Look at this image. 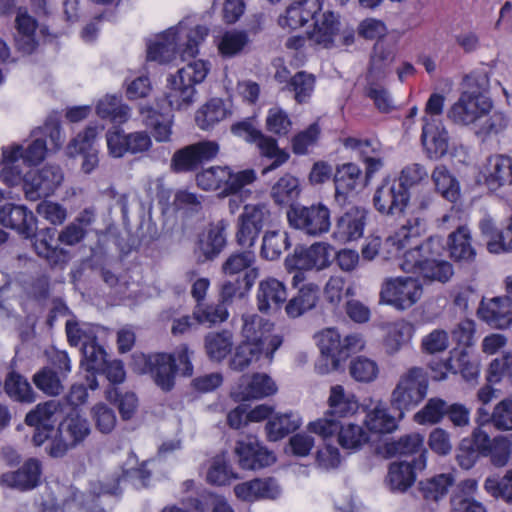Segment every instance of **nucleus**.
Returning a JSON list of instances; mask_svg holds the SVG:
<instances>
[{"instance_id":"obj_1","label":"nucleus","mask_w":512,"mask_h":512,"mask_svg":"<svg viewBox=\"0 0 512 512\" xmlns=\"http://www.w3.org/2000/svg\"><path fill=\"white\" fill-rule=\"evenodd\" d=\"M0 224L16 231L21 237L30 239L36 254L51 266L65 265L70 261V252L53 243L57 229L40 226L35 214L24 205L6 203L0 207Z\"/></svg>"},{"instance_id":"obj_2","label":"nucleus","mask_w":512,"mask_h":512,"mask_svg":"<svg viewBox=\"0 0 512 512\" xmlns=\"http://www.w3.org/2000/svg\"><path fill=\"white\" fill-rule=\"evenodd\" d=\"M444 245L438 236H430L407 249L400 264L403 271L418 275L424 281L446 283L454 274L451 263L442 259Z\"/></svg>"},{"instance_id":"obj_3","label":"nucleus","mask_w":512,"mask_h":512,"mask_svg":"<svg viewBox=\"0 0 512 512\" xmlns=\"http://www.w3.org/2000/svg\"><path fill=\"white\" fill-rule=\"evenodd\" d=\"M369 459L376 462L398 457L388 466L385 479L390 491L405 493L415 483L417 471L425 469L427 464V450H369Z\"/></svg>"},{"instance_id":"obj_4","label":"nucleus","mask_w":512,"mask_h":512,"mask_svg":"<svg viewBox=\"0 0 512 512\" xmlns=\"http://www.w3.org/2000/svg\"><path fill=\"white\" fill-rule=\"evenodd\" d=\"M129 459L120 470L113 472L104 481H91L89 483V496L91 499L85 503L88 512H108L101 505V497L105 495L120 498L122 495V485L136 482H144L149 479L150 472L145 468V461L136 466L138 459L133 450L129 453Z\"/></svg>"},{"instance_id":"obj_5","label":"nucleus","mask_w":512,"mask_h":512,"mask_svg":"<svg viewBox=\"0 0 512 512\" xmlns=\"http://www.w3.org/2000/svg\"><path fill=\"white\" fill-rule=\"evenodd\" d=\"M467 89L448 109L447 118L458 125H469L488 114L493 103L488 97V79L486 77L467 76Z\"/></svg>"},{"instance_id":"obj_6","label":"nucleus","mask_w":512,"mask_h":512,"mask_svg":"<svg viewBox=\"0 0 512 512\" xmlns=\"http://www.w3.org/2000/svg\"><path fill=\"white\" fill-rule=\"evenodd\" d=\"M426 230V221L420 215H411L401 224L399 230L383 242L380 236L370 235L365 239L361 249L364 260L372 261L378 255L388 259L410 245L413 238L420 236Z\"/></svg>"},{"instance_id":"obj_7","label":"nucleus","mask_w":512,"mask_h":512,"mask_svg":"<svg viewBox=\"0 0 512 512\" xmlns=\"http://www.w3.org/2000/svg\"><path fill=\"white\" fill-rule=\"evenodd\" d=\"M209 70V62L196 60L178 69L175 74H170L165 94L169 106L176 110L188 108L195 100V85L205 80Z\"/></svg>"},{"instance_id":"obj_8","label":"nucleus","mask_w":512,"mask_h":512,"mask_svg":"<svg viewBox=\"0 0 512 512\" xmlns=\"http://www.w3.org/2000/svg\"><path fill=\"white\" fill-rule=\"evenodd\" d=\"M428 387V374L421 367H411L400 376L390 397L391 409L399 420L426 398Z\"/></svg>"},{"instance_id":"obj_9","label":"nucleus","mask_w":512,"mask_h":512,"mask_svg":"<svg viewBox=\"0 0 512 512\" xmlns=\"http://www.w3.org/2000/svg\"><path fill=\"white\" fill-rule=\"evenodd\" d=\"M31 136L33 139L26 148L21 145H16L13 148H20L19 160L28 166H35L45 159L48 152L58 151L64 143L59 115L57 113L50 114L43 126H39L31 132Z\"/></svg>"},{"instance_id":"obj_10","label":"nucleus","mask_w":512,"mask_h":512,"mask_svg":"<svg viewBox=\"0 0 512 512\" xmlns=\"http://www.w3.org/2000/svg\"><path fill=\"white\" fill-rule=\"evenodd\" d=\"M193 370L189 347L187 344H181L173 353H153L149 375L163 392H170L175 387L178 372L183 376H191Z\"/></svg>"},{"instance_id":"obj_11","label":"nucleus","mask_w":512,"mask_h":512,"mask_svg":"<svg viewBox=\"0 0 512 512\" xmlns=\"http://www.w3.org/2000/svg\"><path fill=\"white\" fill-rule=\"evenodd\" d=\"M256 180L253 169L234 173L228 166H212L196 174V184L204 191L221 190L220 197L236 196L246 185Z\"/></svg>"},{"instance_id":"obj_12","label":"nucleus","mask_w":512,"mask_h":512,"mask_svg":"<svg viewBox=\"0 0 512 512\" xmlns=\"http://www.w3.org/2000/svg\"><path fill=\"white\" fill-rule=\"evenodd\" d=\"M308 431L318 435L324 442L325 448H360L368 443L369 433L357 424L343 425L340 421L320 418L308 424Z\"/></svg>"},{"instance_id":"obj_13","label":"nucleus","mask_w":512,"mask_h":512,"mask_svg":"<svg viewBox=\"0 0 512 512\" xmlns=\"http://www.w3.org/2000/svg\"><path fill=\"white\" fill-rule=\"evenodd\" d=\"M410 198V191L387 176L377 186L372 203L375 210L382 216L398 220L407 215Z\"/></svg>"},{"instance_id":"obj_14","label":"nucleus","mask_w":512,"mask_h":512,"mask_svg":"<svg viewBox=\"0 0 512 512\" xmlns=\"http://www.w3.org/2000/svg\"><path fill=\"white\" fill-rule=\"evenodd\" d=\"M220 146L216 141L201 140L177 149L170 161V170L174 173L196 172L219 154Z\"/></svg>"},{"instance_id":"obj_15","label":"nucleus","mask_w":512,"mask_h":512,"mask_svg":"<svg viewBox=\"0 0 512 512\" xmlns=\"http://www.w3.org/2000/svg\"><path fill=\"white\" fill-rule=\"evenodd\" d=\"M271 211L265 204H247L238 217L236 241L243 248H252L260 233L271 224Z\"/></svg>"},{"instance_id":"obj_16","label":"nucleus","mask_w":512,"mask_h":512,"mask_svg":"<svg viewBox=\"0 0 512 512\" xmlns=\"http://www.w3.org/2000/svg\"><path fill=\"white\" fill-rule=\"evenodd\" d=\"M287 219L291 227L311 236L327 233L331 226L330 210L322 203L292 207L287 210Z\"/></svg>"},{"instance_id":"obj_17","label":"nucleus","mask_w":512,"mask_h":512,"mask_svg":"<svg viewBox=\"0 0 512 512\" xmlns=\"http://www.w3.org/2000/svg\"><path fill=\"white\" fill-rule=\"evenodd\" d=\"M273 330V322L258 315H253L244 319L242 341L259 348L268 359L272 360L275 351L283 343V337L273 334Z\"/></svg>"},{"instance_id":"obj_18","label":"nucleus","mask_w":512,"mask_h":512,"mask_svg":"<svg viewBox=\"0 0 512 512\" xmlns=\"http://www.w3.org/2000/svg\"><path fill=\"white\" fill-rule=\"evenodd\" d=\"M62 411V404L58 400H48L37 404L24 419V423L34 428L32 442L41 446L55 433L57 414Z\"/></svg>"},{"instance_id":"obj_19","label":"nucleus","mask_w":512,"mask_h":512,"mask_svg":"<svg viewBox=\"0 0 512 512\" xmlns=\"http://www.w3.org/2000/svg\"><path fill=\"white\" fill-rule=\"evenodd\" d=\"M64 179L58 165L47 164L41 169H31L25 173L24 193L28 200L36 201L52 195Z\"/></svg>"},{"instance_id":"obj_20","label":"nucleus","mask_w":512,"mask_h":512,"mask_svg":"<svg viewBox=\"0 0 512 512\" xmlns=\"http://www.w3.org/2000/svg\"><path fill=\"white\" fill-rule=\"evenodd\" d=\"M106 141L109 154L115 158L142 154L152 147L151 137L146 131L126 133L120 126H113L106 132Z\"/></svg>"},{"instance_id":"obj_21","label":"nucleus","mask_w":512,"mask_h":512,"mask_svg":"<svg viewBox=\"0 0 512 512\" xmlns=\"http://www.w3.org/2000/svg\"><path fill=\"white\" fill-rule=\"evenodd\" d=\"M422 288L412 277H398L387 280L382 286L380 299L396 309L404 310L414 305L420 298Z\"/></svg>"},{"instance_id":"obj_22","label":"nucleus","mask_w":512,"mask_h":512,"mask_svg":"<svg viewBox=\"0 0 512 512\" xmlns=\"http://www.w3.org/2000/svg\"><path fill=\"white\" fill-rule=\"evenodd\" d=\"M284 264L289 272L321 270L330 264V246L326 243H315L310 247L297 245Z\"/></svg>"},{"instance_id":"obj_23","label":"nucleus","mask_w":512,"mask_h":512,"mask_svg":"<svg viewBox=\"0 0 512 512\" xmlns=\"http://www.w3.org/2000/svg\"><path fill=\"white\" fill-rule=\"evenodd\" d=\"M227 227L225 220H219L198 235L194 248L198 264L212 262L219 257L227 245Z\"/></svg>"},{"instance_id":"obj_24","label":"nucleus","mask_w":512,"mask_h":512,"mask_svg":"<svg viewBox=\"0 0 512 512\" xmlns=\"http://www.w3.org/2000/svg\"><path fill=\"white\" fill-rule=\"evenodd\" d=\"M43 465L34 457L26 459L14 471H8L0 476V484L18 492H30L42 485Z\"/></svg>"},{"instance_id":"obj_25","label":"nucleus","mask_w":512,"mask_h":512,"mask_svg":"<svg viewBox=\"0 0 512 512\" xmlns=\"http://www.w3.org/2000/svg\"><path fill=\"white\" fill-rule=\"evenodd\" d=\"M277 392L275 381L266 373L242 375L235 386L231 388L230 397L241 403L253 399H263Z\"/></svg>"},{"instance_id":"obj_26","label":"nucleus","mask_w":512,"mask_h":512,"mask_svg":"<svg viewBox=\"0 0 512 512\" xmlns=\"http://www.w3.org/2000/svg\"><path fill=\"white\" fill-rule=\"evenodd\" d=\"M333 182L334 198L336 203L341 206L348 202L349 197L357 195L367 187L361 168L353 162L336 165Z\"/></svg>"},{"instance_id":"obj_27","label":"nucleus","mask_w":512,"mask_h":512,"mask_svg":"<svg viewBox=\"0 0 512 512\" xmlns=\"http://www.w3.org/2000/svg\"><path fill=\"white\" fill-rule=\"evenodd\" d=\"M369 210L353 205L336 219L333 238L342 243L360 239L367 225Z\"/></svg>"},{"instance_id":"obj_28","label":"nucleus","mask_w":512,"mask_h":512,"mask_svg":"<svg viewBox=\"0 0 512 512\" xmlns=\"http://www.w3.org/2000/svg\"><path fill=\"white\" fill-rule=\"evenodd\" d=\"M477 317L492 329L504 330L512 326V298L497 296L483 298L477 309Z\"/></svg>"},{"instance_id":"obj_29","label":"nucleus","mask_w":512,"mask_h":512,"mask_svg":"<svg viewBox=\"0 0 512 512\" xmlns=\"http://www.w3.org/2000/svg\"><path fill=\"white\" fill-rule=\"evenodd\" d=\"M96 137L97 127L87 126L67 145L68 156H82L83 160L81 163V169L85 174H90L99 163L98 149L95 145Z\"/></svg>"},{"instance_id":"obj_30","label":"nucleus","mask_w":512,"mask_h":512,"mask_svg":"<svg viewBox=\"0 0 512 512\" xmlns=\"http://www.w3.org/2000/svg\"><path fill=\"white\" fill-rule=\"evenodd\" d=\"M318 347L321 353V359L316 364L318 372L326 374L339 370L343 362V358L338 355V351L342 350L339 332L333 328L324 330L318 337Z\"/></svg>"},{"instance_id":"obj_31","label":"nucleus","mask_w":512,"mask_h":512,"mask_svg":"<svg viewBox=\"0 0 512 512\" xmlns=\"http://www.w3.org/2000/svg\"><path fill=\"white\" fill-rule=\"evenodd\" d=\"M485 186L492 192L512 186V156L490 155L482 171Z\"/></svg>"},{"instance_id":"obj_32","label":"nucleus","mask_w":512,"mask_h":512,"mask_svg":"<svg viewBox=\"0 0 512 512\" xmlns=\"http://www.w3.org/2000/svg\"><path fill=\"white\" fill-rule=\"evenodd\" d=\"M421 143L427 157L431 160H439L448 151L449 136L441 122L430 121L423 117Z\"/></svg>"},{"instance_id":"obj_33","label":"nucleus","mask_w":512,"mask_h":512,"mask_svg":"<svg viewBox=\"0 0 512 512\" xmlns=\"http://www.w3.org/2000/svg\"><path fill=\"white\" fill-rule=\"evenodd\" d=\"M324 0H294L279 18V25L295 30L305 26L322 10Z\"/></svg>"},{"instance_id":"obj_34","label":"nucleus","mask_w":512,"mask_h":512,"mask_svg":"<svg viewBox=\"0 0 512 512\" xmlns=\"http://www.w3.org/2000/svg\"><path fill=\"white\" fill-rule=\"evenodd\" d=\"M479 229L487 239V250L493 254L512 252V215L504 228H498L491 218H483Z\"/></svg>"},{"instance_id":"obj_35","label":"nucleus","mask_w":512,"mask_h":512,"mask_svg":"<svg viewBox=\"0 0 512 512\" xmlns=\"http://www.w3.org/2000/svg\"><path fill=\"white\" fill-rule=\"evenodd\" d=\"M314 28L308 32V38L323 48L331 49L335 46V38L340 33V15L331 10L322 13L320 17L315 16Z\"/></svg>"},{"instance_id":"obj_36","label":"nucleus","mask_w":512,"mask_h":512,"mask_svg":"<svg viewBox=\"0 0 512 512\" xmlns=\"http://www.w3.org/2000/svg\"><path fill=\"white\" fill-rule=\"evenodd\" d=\"M449 257L461 265H470L476 260V250L472 246V236L467 226H459L447 238Z\"/></svg>"},{"instance_id":"obj_37","label":"nucleus","mask_w":512,"mask_h":512,"mask_svg":"<svg viewBox=\"0 0 512 512\" xmlns=\"http://www.w3.org/2000/svg\"><path fill=\"white\" fill-rule=\"evenodd\" d=\"M95 219L94 208H85L59 232L57 239L56 235L54 236L55 242L53 244L58 248H60L58 242L67 246L77 245L85 239Z\"/></svg>"},{"instance_id":"obj_38","label":"nucleus","mask_w":512,"mask_h":512,"mask_svg":"<svg viewBox=\"0 0 512 512\" xmlns=\"http://www.w3.org/2000/svg\"><path fill=\"white\" fill-rule=\"evenodd\" d=\"M396 56V49L387 40L374 43L368 62L366 79H385Z\"/></svg>"},{"instance_id":"obj_39","label":"nucleus","mask_w":512,"mask_h":512,"mask_svg":"<svg viewBox=\"0 0 512 512\" xmlns=\"http://www.w3.org/2000/svg\"><path fill=\"white\" fill-rule=\"evenodd\" d=\"M287 299V291L283 282L269 277L260 281L257 291V307L261 313L270 309L278 310Z\"/></svg>"},{"instance_id":"obj_40","label":"nucleus","mask_w":512,"mask_h":512,"mask_svg":"<svg viewBox=\"0 0 512 512\" xmlns=\"http://www.w3.org/2000/svg\"><path fill=\"white\" fill-rule=\"evenodd\" d=\"M90 433L89 423L79 416L67 417L61 421L55 430V436L59 437V443L51 448H69L83 441Z\"/></svg>"},{"instance_id":"obj_41","label":"nucleus","mask_w":512,"mask_h":512,"mask_svg":"<svg viewBox=\"0 0 512 512\" xmlns=\"http://www.w3.org/2000/svg\"><path fill=\"white\" fill-rule=\"evenodd\" d=\"M444 372L440 379H444L448 372L453 374L460 373L466 381L474 380L479 375V364L477 361L472 360L471 355L466 349L453 348L450 351V356L441 363Z\"/></svg>"},{"instance_id":"obj_42","label":"nucleus","mask_w":512,"mask_h":512,"mask_svg":"<svg viewBox=\"0 0 512 512\" xmlns=\"http://www.w3.org/2000/svg\"><path fill=\"white\" fill-rule=\"evenodd\" d=\"M431 179L434 183L435 191L441 195V197L450 202L453 207L461 205L462 194L460 182L446 165H437L431 174Z\"/></svg>"},{"instance_id":"obj_43","label":"nucleus","mask_w":512,"mask_h":512,"mask_svg":"<svg viewBox=\"0 0 512 512\" xmlns=\"http://www.w3.org/2000/svg\"><path fill=\"white\" fill-rule=\"evenodd\" d=\"M302 425V418L297 412L274 413L265 425L266 438L277 442L296 432Z\"/></svg>"},{"instance_id":"obj_44","label":"nucleus","mask_w":512,"mask_h":512,"mask_svg":"<svg viewBox=\"0 0 512 512\" xmlns=\"http://www.w3.org/2000/svg\"><path fill=\"white\" fill-rule=\"evenodd\" d=\"M328 405L329 409L325 412L323 418L349 417L354 415L360 408L356 396L353 393H346L341 385H334L330 388Z\"/></svg>"},{"instance_id":"obj_45","label":"nucleus","mask_w":512,"mask_h":512,"mask_svg":"<svg viewBox=\"0 0 512 512\" xmlns=\"http://www.w3.org/2000/svg\"><path fill=\"white\" fill-rule=\"evenodd\" d=\"M178 31L176 28H169L162 32L155 42L147 47V60L161 64L172 61L177 53Z\"/></svg>"},{"instance_id":"obj_46","label":"nucleus","mask_w":512,"mask_h":512,"mask_svg":"<svg viewBox=\"0 0 512 512\" xmlns=\"http://www.w3.org/2000/svg\"><path fill=\"white\" fill-rule=\"evenodd\" d=\"M301 194L299 179L289 173L284 174L272 186L270 196L273 202L281 207H298L297 200Z\"/></svg>"},{"instance_id":"obj_47","label":"nucleus","mask_w":512,"mask_h":512,"mask_svg":"<svg viewBox=\"0 0 512 512\" xmlns=\"http://www.w3.org/2000/svg\"><path fill=\"white\" fill-rule=\"evenodd\" d=\"M3 390L13 402L31 404L37 399V394L28 379L15 370L6 374Z\"/></svg>"},{"instance_id":"obj_48","label":"nucleus","mask_w":512,"mask_h":512,"mask_svg":"<svg viewBox=\"0 0 512 512\" xmlns=\"http://www.w3.org/2000/svg\"><path fill=\"white\" fill-rule=\"evenodd\" d=\"M254 144H256L262 157L273 160L271 164L263 169V174L276 170L290 158L287 150L279 148L277 139L265 135L262 131L254 141Z\"/></svg>"},{"instance_id":"obj_49","label":"nucleus","mask_w":512,"mask_h":512,"mask_svg":"<svg viewBox=\"0 0 512 512\" xmlns=\"http://www.w3.org/2000/svg\"><path fill=\"white\" fill-rule=\"evenodd\" d=\"M318 293L317 285L312 283L303 285L297 294L286 303L285 311L287 315L291 318H297L314 308L319 299Z\"/></svg>"},{"instance_id":"obj_50","label":"nucleus","mask_w":512,"mask_h":512,"mask_svg":"<svg viewBox=\"0 0 512 512\" xmlns=\"http://www.w3.org/2000/svg\"><path fill=\"white\" fill-rule=\"evenodd\" d=\"M255 254L253 251L232 253L222 264V272L230 278H244L249 271L255 272V280L259 276L258 268L254 267Z\"/></svg>"},{"instance_id":"obj_51","label":"nucleus","mask_w":512,"mask_h":512,"mask_svg":"<svg viewBox=\"0 0 512 512\" xmlns=\"http://www.w3.org/2000/svg\"><path fill=\"white\" fill-rule=\"evenodd\" d=\"M97 115L104 120H109L113 124H123L130 118V108L123 103L121 96L107 95L101 99L96 106Z\"/></svg>"},{"instance_id":"obj_52","label":"nucleus","mask_w":512,"mask_h":512,"mask_svg":"<svg viewBox=\"0 0 512 512\" xmlns=\"http://www.w3.org/2000/svg\"><path fill=\"white\" fill-rule=\"evenodd\" d=\"M20 148L2 149L3 167L0 170V181L7 187L22 184L24 189L25 173L19 167Z\"/></svg>"},{"instance_id":"obj_53","label":"nucleus","mask_w":512,"mask_h":512,"mask_svg":"<svg viewBox=\"0 0 512 512\" xmlns=\"http://www.w3.org/2000/svg\"><path fill=\"white\" fill-rule=\"evenodd\" d=\"M255 283V272L249 271L244 278H230L221 285L219 301L227 305L233 302L234 298H244Z\"/></svg>"},{"instance_id":"obj_54","label":"nucleus","mask_w":512,"mask_h":512,"mask_svg":"<svg viewBox=\"0 0 512 512\" xmlns=\"http://www.w3.org/2000/svg\"><path fill=\"white\" fill-rule=\"evenodd\" d=\"M233 334L224 329L220 332H210L205 336V350L210 360L221 362L231 352Z\"/></svg>"},{"instance_id":"obj_55","label":"nucleus","mask_w":512,"mask_h":512,"mask_svg":"<svg viewBox=\"0 0 512 512\" xmlns=\"http://www.w3.org/2000/svg\"><path fill=\"white\" fill-rule=\"evenodd\" d=\"M413 327L406 321H397L387 327L383 339V347L388 355H394L409 342L412 337Z\"/></svg>"},{"instance_id":"obj_56","label":"nucleus","mask_w":512,"mask_h":512,"mask_svg":"<svg viewBox=\"0 0 512 512\" xmlns=\"http://www.w3.org/2000/svg\"><path fill=\"white\" fill-rule=\"evenodd\" d=\"M106 399L117 407L123 421L131 420L138 409V397L134 392H122L118 387L105 390Z\"/></svg>"},{"instance_id":"obj_57","label":"nucleus","mask_w":512,"mask_h":512,"mask_svg":"<svg viewBox=\"0 0 512 512\" xmlns=\"http://www.w3.org/2000/svg\"><path fill=\"white\" fill-rule=\"evenodd\" d=\"M81 354V366L87 372H98L108 359V354L98 343L97 336L89 337L82 342Z\"/></svg>"},{"instance_id":"obj_58","label":"nucleus","mask_w":512,"mask_h":512,"mask_svg":"<svg viewBox=\"0 0 512 512\" xmlns=\"http://www.w3.org/2000/svg\"><path fill=\"white\" fill-rule=\"evenodd\" d=\"M288 233L280 230H267L263 236L261 256L267 260H277L283 251L290 247Z\"/></svg>"},{"instance_id":"obj_59","label":"nucleus","mask_w":512,"mask_h":512,"mask_svg":"<svg viewBox=\"0 0 512 512\" xmlns=\"http://www.w3.org/2000/svg\"><path fill=\"white\" fill-rule=\"evenodd\" d=\"M398 420L397 413L391 415L386 408L376 406L366 414L364 423L370 432L386 434L397 428Z\"/></svg>"},{"instance_id":"obj_60","label":"nucleus","mask_w":512,"mask_h":512,"mask_svg":"<svg viewBox=\"0 0 512 512\" xmlns=\"http://www.w3.org/2000/svg\"><path fill=\"white\" fill-rule=\"evenodd\" d=\"M238 475L233 471L229 461L226 459L225 451L216 455L207 471V481L216 486H225L230 484Z\"/></svg>"},{"instance_id":"obj_61","label":"nucleus","mask_w":512,"mask_h":512,"mask_svg":"<svg viewBox=\"0 0 512 512\" xmlns=\"http://www.w3.org/2000/svg\"><path fill=\"white\" fill-rule=\"evenodd\" d=\"M225 116L226 109L223 101L219 98H213L196 112L195 121L200 129L208 130L224 119Z\"/></svg>"},{"instance_id":"obj_62","label":"nucleus","mask_w":512,"mask_h":512,"mask_svg":"<svg viewBox=\"0 0 512 512\" xmlns=\"http://www.w3.org/2000/svg\"><path fill=\"white\" fill-rule=\"evenodd\" d=\"M315 87V77L306 71H298L290 77L287 85L283 88L284 90L293 91L294 99L298 104L306 103Z\"/></svg>"},{"instance_id":"obj_63","label":"nucleus","mask_w":512,"mask_h":512,"mask_svg":"<svg viewBox=\"0 0 512 512\" xmlns=\"http://www.w3.org/2000/svg\"><path fill=\"white\" fill-rule=\"evenodd\" d=\"M447 402L439 397L428 399L425 405L414 414L413 420L420 425H435L446 416Z\"/></svg>"},{"instance_id":"obj_64","label":"nucleus","mask_w":512,"mask_h":512,"mask_svg":"<svg viewBox=\"0 0 512 512\" xmlns=\"http://www.w3.org/2000/svg\"><path fill=\"white\" fill-rule=\"evenodd\" d=\"M454 483L452 474H439L427 481H421L420 492L424 499L438 501L443 498Z\"/></svg>"}]
</instances>
